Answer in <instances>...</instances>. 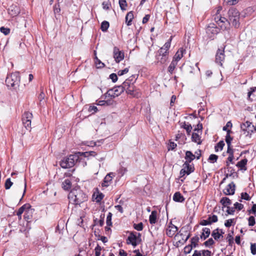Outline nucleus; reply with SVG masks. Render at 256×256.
<instances>
[{
  "label": "nucleus",
  "mask_w": 256,
  "mask_h": 256,
  "mask_svg": "<svg viewBox=\"0 0 256 256\" xmlns=\"http://www.w3.org/2000/svg\"><path fill=\"white\" fill-rule=\"evenodd\" d=\"M70 202L74 204H80L88 200L87 196L80 188L73 189L68 196Z\"/></svg>",
  "instance_id": "nucleus-1"
},
{
  "label": "nucleus",
  "mask_w": 256,
  "mask_h": 256,
  "mask_svg": "<svg viewBox=\"0 0 256 256\" xmlns=\"http://www.w3.org/2000/svg\"><path fill=\"white\" fill-rule=\"evenodd\" d=\"M80 156H82L80 152L74 154H70L67 158H64L60 162V165L64 168H72L79 160Z\"/></svg>",
  "instance_id": "nucleus-2"
},
{
  "label": "nucleus",
  "mask_w": 256,
  "mask_h": 256,
  "mask_svg": "<svg viewBox=\"0 0 256 256\" xmlns=\"http://www.w3.org/2000/svg\"><path fill=\"white\" fill-rule=\"evenodd\" d=\"M20 82L19 73L15 72L8 75L6 83L8 87L15 88L18 86Z\"/></svg>",
  "instance_id": "nucleus-3"
},
{
  "label": "nucleus",
  "mask_w": 256,
  "mask_h": 256,
  "mask_svg": "<svg viewBox=\"0 0 256 256\" xmlns=\"http://www.w3.org/2000/svg\"><path fill=\"white\" fill-rule=\"evenodd\" d=\"M228 16L229 18L228 21L230 22V24L232 23L235 28L238 27L240 25L238 12L235 8H230L228 12Z\"/></svg>",
  "instance_id": "nucleus-4"
},
{
  "label": "nucleus",
  "mask_w": 256,
  "mask_h": 256,
  "mask_svg": "<svg viewBox=\"0 0 256 256\" xmlns=\"http://www.w3.org/2000/svg\"><path fill=\"white\" fill-rule=\"evenodd\" d=\"M214 19L216 24L220 27L221 29L226 30L229 28L230 22L228 21V20L225 18L216 14Z\"/></svg>",
  "instance_id": "nucleus-5"
},
{
  "label": "nucleus",
  "mask_w": 256,
  "mask_h": 256,
  "mask_svg": "<svg viewBox=\"0 0 256 256\" xmlns=\"http://www.w3.org/2000/svg\"><path fill=\"white\" fill-rule=\"evenodd\" d=\"M140 234L136 232H132L127 239V244H131L134 247L136 246L140 238Z\"/></svg>",
  "instance_id": "nucleus-6"
},
{
  "label": "nucleus",
  "mask_w": 256,
  "mask_h": 256,
  "mask_svg": "<svg viewBox=\"0 0 256 256\" xmlns=\"http://www.w3.org/2000/svg\"><path fill=\"white\" fill-rule=\"evenodd\" d=\"M123 92L122 88L120 86L114 87L112 89H110L106 93V96H108L112 98H114L118 96Z\"/></svg>",
  "instance_id": "nucleus-7"
},
{
  "label": "nucleus",
  "mask_w": 256,
  "mask_h": 256,
  "mask_svg": "<svg viewBox=\"0 0 256 256\" xmlns=\"http://www.w3.org/2000/svg\"><path fill=\"white\" fill-rule=\"evenodd\" d=\"M32 118V114L31 112H26L23 114L22 116V124L26 129L30 128Z\"/></svg>",
  "instance_id": "nucleus-8"
},
{
  "label": "nucleus",
  "mask_w": 256,
  "mask_h": 256,
  "mask_svg": "<svg viewBox=\"0 0 256 256\" xmlns=\"http://www.w3.org/2000/svg\"><path fill=\"white\" fill-rule=\"evenodd\" d=\"M168 54L166 51H164V52H160V51L158 50L156 56V63L160 64L166 63L168 59Z\"/></svg>",
  "instance_id": "nucleus-9"
},
{
  "label": "nucleus",
  "mask_w": 256,
  "mask_h": 256,
  "mask_svg": "<svg viewBox=\"0 0 256 256\" xmlns=\"http://www.w3.org/2000/svg\"><path fill=\"white\" fill-rule=\"evenodd\" d=\"M113 56L116 63H119L124 58V53L116 46L113 50Z\"/></svg>",
  "instance_id": "nucleus-10"
},
{
  "label": "nucleus",
  "mask_w": 256,
  "mask_h": 256,
  "mask_svg": "<svg viewBox=\"0 0 256 256\" xmlns=\"http://www.w3.org/2000/svg\"><path fill=\"white\" fill-rule=\"evenodd\" d=\"M218 28L214 24H210L206 28V32L210 38H213L218 33Z\"/></svg>",
  "instance_id": "nucleus-11"
},
{
  "label": "nucleus",
  "mask_w": 256,
  "mask_h": 256,
  "mask_svg": "<svg viewBox=\"0 0 256 256\" xmlns=\"http://www.w3.org/2000/svg\"><path fill=\"white\" fill-rule=\"evenodd\" d=\"M178 230V228L170 222L166 228V234L169 237H172L175 235Z\"/></svg>",
  "instance_id": "nucleus-12"
},
{
  "label": "nucleus",
  "mask_w": 256,
  "mask_h": 256,
  "mask_svg": "<svg viewBox=\"0 0 256 256\" xmlns=\"http://www.w3.org/2000/svg\"><path fill=\"white\" fill-rule=\"evenodd\" d=\"M224 50L218 49L216 56V62L222 66V62L224 60Z\"/></svg>",
  "instance_id": "nucleus-13"
},
{
  "label": "nucleus",
  "mask_w": 256,
  "mask_h": 256,
  "mask_svg": "<svg viewBox=\"0 0 256 256\" xmlns=\"http://www.w3.org/2000/svg\"><path fill=\"white\" fill-rule=\"evenodd\" d=\"M235 186L234 182H232L224 190V193L226 195H233L235 192Z\"/></svg>",
  "instance_id": "nucleus-14"
},
{
  "label": "nucleus",
  "mask_w": 256,
  "mask_h": 256,
  "mask_svg": "<svg viewBox=\"0 0 256 256\" xmlns=\"http://www.w3.org/2000/svg\"><path fill=\"white\" fill-rule=\"evenodd\" d=\"M115 174L113 172H110L104 178V182L102 183V186H108L110 185V182L112 178L114 176Z\"/></svg>",
  "instance_id": "nucleus-15"
},
{
  "label": "nucleus",
  "mask_w": 256,
  "mask_h": 256,
  "mask_svg": "<svg viewBox=\"0 0 256 256\" xmlns=\"http://www.w3.org/2000/svg\"><path fill=\"white\" fill-rule=\"evenodd\" d=\"M8 10V14L12 16H14L20 13L19 8L14 5L11 6Z\"/></svg>",
  "instance_id": "nucleus-16"
},
{
  "label": "nucleus",
  "mask_w": 256,
  "mask_h": 256,
  "mask_svg": "<svg viewBox=\"0 0 256 256\" xmlns=\"http://www.w3.org/2000/svg\"><path fill=\"white\" fill-rule=\"evenodd\" d=\"M34 212V210L31 208V207H29L26 210L24 214V218L28 222H29L32 218V214Z\"/></svg>",
  "instance_id": "nucleus-17"
},
{
  "label": "nucleus",
  "mask_w": 256,
  "mask_h": 256,
  "mask_svg": "<svg viewBox=\"0 0 256 256\" xmlns=\"http://www.w3.org/2000/svg\"><path fill=\"white\" fill-rule=\"evenodd\" d=\"M172 36H171L170 38L168 40V42H166L165 43L164 46L158 50V51H160V52H164V51H166V54H168V53H169L168 50L170 46V43H171V41L172 40Z\"/></svg>",
  "instance_id": "nucleus-18"
},
{
  "label": "nucleus",
  "mask_w": 256,
  "mask_h": 256,
  "mask_svg": "<svg viewBox=\"0 0 256 256\" xmlns=\"http://www.w3.org/2000/svg\"><path fill=\"white\" fill-rule=\"evenodd\" d=\"M185 51L184 49L182 48H180L175 54L173 60H176L177 62L183 56L184 52Z\"/></svg>",
  "instance_id": "nucleus-19"
},
{
  "label": "nucleus",
  "mask_w": 256,
  "mask_h": 256,
  "mask_svg": "<svg viewBox=\"0 0 256 256\" xmlns=\"http://www.w3.org/2000/svg\"><path fill=\"white\" fill-rule=\"evenodd\" d=\"M210 234V230L209 228H204L202 230V232L200 236L201 239L206 240L208 238Z\"/></svg>",
  "instance_id": "nucleus-20"
},
{
  "label": "nucleus",
  "mask_w": 256,
  "mask_h": 256,
  "mask_svg": "<svg viewBox=\"0 0 256 256\" xmlns=\"http://www.w3.org/2000/svg\"><path fill=\"white\" fill-rule=\"evenodd\" d=\"M196 158V155L194 154L190 151H186V152L185 159L186 161L185 162L190 163Z\"/></svg>",
  "instance_id": "nucleus-21"
},
{
  "label": "nucleus",
  "mask_w": 256,
  "mask_h": 256,
  "mask_svg": "<svg viewBox=\"0 0 256 256\" xmlns=\"http://www.w3.org/2000/svg\"><path fill=\"white\" fill-rule=\"evenodd\" d=\"M173 200L175 202H182L184 200V198L180 192H176L174 195Z\"/></svg>",
  "instance_id": "nucleus-22"
},
{
  "label": "nucleus",
  "mask_w": 256,
  "mask_h": 256,
  "mask_svg": "<svg viewBox=\"0 0 256 256\" xmlns=\"http://www.w3.org/2000/svg\"><path fill=\"white\" fill-rule=\"evenodd\" d=\"M132 85H134L131 82L130 80H126L120 86L121 88H122L124 92V90H127L128 88H130Z\"/></svg>",
  "instance_id": "nucleus-23"
},
{
  "label": "nucleus",
  "mask_w": 256,
  "mask_h": 256,
  "mask_svg": "<svg viewBox=\"0 0 256 256\" xmlns=\"http://www.w3.org/2000/svg\"><path fill=\"white\" fill-rule=\"evenodd\" d=\"M183 167L186 168V170L188 172L187 175L190 174L194 170V168L192 166V164H190L189 162H184L183 164Z\"/></svg>",
  "instance_id": "nucleus-24"
},
{
  "label": "nucleus",
  "mask_w": 256,
  "mask_h": 256,
  "mask_svg": "<svg viewBox=\"0 0 256 256\" xmlns=\"http://www.w3.org/2000/svg\"><path fill=\"white\" fill-rule=\"evenodd\" d=\"M192 142L200 144L202 143L200 136L196 132H193L192 136Z\"/></svg>",
  "instance_id": "nucleus-25"
},
{
  "label": "nucleus",
  "mask_w": 256,
  "mask_h": 256,
  "mask_svg": "<svg viewBox=\"0 0 256 256\" xmlns=\"http://www.w3.org/2000/svg\"><path fill=\"white\" fill-rule=\"evenodd\" d=\"M157 218V212L156 210H154L152 212L150 216L149 221L150 224H154L156 222Z\"/></svg>",
  "instance_id": "nucleus-26"
},
{
  "label": "nucleus",
  "mask_w": 256,
  "mask_h": 256,
  "mask_svg": "<svg viewBox=\"0 0 256 256\" xmlns=\"http://www.w3.org/2000/svg\"><path fill=\"white\" fill-rule=\"evenodd\" d=\"M134 18V14L132 12H128L126 16V22L128 26L132 24V22Z\"/></svg>",
  "instance_id": "nucleus-27"
},
{
  "label": "nucleus",
  "mask_w": 256,
  "mask_h": 256,
  "mask_svg": "<svg viewBox=\"0 0 256 256\" xmlns=\"http://www.w3.org/2000/svg\"><path fill=\"white\" fill-rule=\"evenodd\" d=\"M29 207H31L30 204H26L23 205L18 209L16 214L17 216L22 215L24 212H25L26 211L28 208H29Z\"/></svg>",
  "instance_id": "nucleus-28"
},
{
  "label": "nucleus",
  "mask_w": 256,
  "mask_h": 256,
  "mask_svg": "<svg viewBox=\"0 0 256 256\" xmlns=\"http://www.w3.org/2000/svg\"><path fill=\"white\" fill-rule=\"evenodd\" d=\"M181 127L184 128L188 135L190 134L191 130H192V126L190 124H187L186 122H184L182 124Z\"/></svg>",
  "instance_id": "nucleus-29"
},
{
  "label": "nucleus",
  "mask_w": 256,
  "mask_h": 256,
  "mask_svg": "<svg viewBox=\"0 0 256 256\" xmlns=\"http://www.w3.org/2000/svg\"><path fill=\"white\" fill-rule=\"evenodd\" d=\"M220 202L223 206L227 208L229 205L231 204V200L227 197L222 198Z\"/></svg>",
  "instance_id": "nucleus-30"
},
{
  "label": "nucleus",
  "mask_w": 256,
  "mask_h": 256,
  "mask_svg": "<svg viewBox=\"0 0 256 256\" xmlns=\"http://www.w3.org/2000/svg\"><path fill=\"white\" fill-rule=\"evenodd\" d=\"M212 236L214 238L215 240H218L221 237L222 234H220L219 229L216 228L212 232Z\"/></svg>",
  "instance_id": "nucleus-31"
},
{
  "label": "nucleus",
  "mask_w": 256,
  "mask_h": 256,
  "mask_svg": "<svg viewBox=\"0 0 256 256\" xmlns=\"http://www.w3.org/2000/svg\"><path fill=\"white\" fill-rule=\"evenodd\" d=\"M62 187L64 190H68L71 187L70 181L68 180H65L62 182Z\"/></svg>",
  "instance_id": "nucleus-32"
},
{
  "label": "nucleus",
  "mask_w": 256,
  "mask_h": 256,
  "mask_svg": "<svg viewBox=\"0 0 256 256\" xmlns=\"http://www.w3.org/2000/svg\"><path fill=\"white\" fill-rule=\"evenodd\" d=\"M178 62L176 60H172L168 68V72L170 74H172L174 72V70L177 65Z\"/></svg>",
  "instance_id": "nucleus-33"
},
{
  "label": "nucleus",
  "mask_w": 256,
  "mask_h": 256,
  "mask_svg": "<svg viewBox=\"0 0 256 256\" xmlns=\"http://www.w3.org/2000/svg\"><path fill=\"white\" fill-rule=\"evenodd\" d=\"M198 240L199 238L198 236H194L190 240L191 244L190 245H192V248L196 247Z\"/></svg>",
  "instance_id": "nucleus-34"
},
{
  "label": "nucleus",
  "mask_w": 256,
  "mask_h": 256,
  "mask_svg": "<svg viewBox=\"0 0 256 256\" xmlns=\"http://www.w3.org/2000/svg\"><path fill=\"white\" fill-rule=\"evenodd\" d=\"M54 12L55 14V16L56 18H58V16H60V5L58 4H55L54 6Z\"/></svg>",
  "instance_id": "nucleus-35"
},
{
  "label": "nucleus",
  "mask_w": 256,
  "mask_h": 256,
  "mask_svg": "<svg viewBox=\"0 0 256 256\" xmlns=\"http://www.w3.org/2000/svg\"><path fill=\"white\" fill-rule=\"evenodd\" d=\"M230 130H227V134L226 136V142L228 144V146H230L231 142L232 140V138L230 136Z\"/></svg>",
  "instance_id": "nucleus-36"
},
{
  "label": "nucleus",
  "mask_w": 256,
  "mask_h": 256,
  "mask_svg": "<svg viewBox=\"0 0 256 256\" xmlns=\"http://www.w3.org/2000/svg\"><path fill=\"white\" fill-rule=\"evenodd\" d=\"M224 146V141L221 140L215 146V150L216 152H218V150H222L223 148V147Z\"/></svg>",
  "instance_id": "nucleus-37"
},
{
  "label": "nucleus",
  "mask_w": 256,
  "mask_h": 256,
  "mask_svg": "<svg viewBox=\"0 0 256 256\" xmlns=\"http://www.w3.org/2000/svg\"><path fill=\"white\" fill-rule=\"evenodd\" d=\"M109 27V23L107 21H104L101 24V30L102 32H106Z\"/></svg>",
  "instance_id": "nucleus-38"
},
{
  "label": "nucleus",
  "mask_w": 256,
  "mask_h": 256,
  "mask_svg": "<svg viewBox=\"0 0 256 256\" xmlns=\"http://www.w3.org/2000/svg\"><path fill=\"white\" fill-rule=\"evenodd\" d=\"M218 158V156L214 154H212L208 158V161L210 162L213 164V163L216 162L217 161Z\"/></svg>",
  "instance_id": "nucleus-39"
},
{
  "label": "nucleus",
  "mask_w": 256,
  "mask_h": 256,
  "mask_svg": "<svg viewBox=\"0 0 256 256\" xmlns=\"http://www.w3.org/2000/svg\"><path fill=\"white\" fill-rule=\"evenodd\" d=\"M224 4L227 6H233L238 2V0H224Z\"/></svg>",
  "instance_id": "nucleus-40"
},
{
  "label": "nucleus",
  "mask_w": 256,
  "mask_h": 256,
  "mask_svg": "<svg viewBox=\"0 0 256 256\" xmlns=\"http://www.w3.org/2000/svg\"><path fill=\"white\" fill-rule=\"evenodd\" d=\"M246 162L247 160L246 159H243L237 163L236 166L242 169L245 166Z\"/></svg>",
  "instance_id": "nucleus-41"
},
{
  "label": "nucleus",
  "mask_w": 256,
  "mask_h": 256,
  "mask_svg": "<svg viewBox=\"0 0 256 256\" xmlns=\"http://www.w3.org/2000/svg\"><path fill=\"white\" fill-rule=\"evenodd\" d=\"M235 224V222H234V218L228 219V220H226V222H224V226L227 228H229L232 224Z\"/></svg>",
  "instance_id": "nucleus-42"
},
{
  "label": "nucleus",
  "mask_w": 256,
  "mask_h": 256,
  "mask_svg": "<svg viewBox=\"0 0 256 256\" xmlns=\"http://www.w3.org/2000/svg\"><path fill=\"white\" fill-rule=\"evenodd\" d=\"M208 219L209 222H210V224L214 222H216L218 220V216L216 215H210L208 216Z\"/></svg>",
  "instance_id": "nucleus-43"
},
{
  "label": "nucleus",
  "mask_w": 256,
  "mask_h": 256,
  "mask_svg": "<svg viewBox=\"0 0 256 256\" xmlns=\"http://www.w3.org/2000/svg\"><path fill=\"white\" fill-rule=\"evenodd\" d=\"M112 214L111 212H108V215L106 217V224L108 226H111L112 225Z\"/></svg>",
  "instance_id": "nucleus-44"
},
{
  "label": "nucleus",
  "mask_w": 256,
  "mask_h": 256,
  "mask_svg": "<svg viewBox=\"0 0 256 256\" xmlns=\"http://www.w3.org/2000/svg\"><path fill=\"white\" fill-rule=\"evenodd\" d=\"M13 182H11L10 178H8L5 182V188L6 190H8L12 186Z\"/></svg>",
  "instance_id": "nucleus-45"
},
{
  "label": "nucleus",
  "mask_w": 256,
  "mask_h": 256,
  "mask_svg": "<svg viewBox=\"0 0 256 256\" xmlns=\"http://www.w3.org/2000/svg\"><path fill=\"white\" fill-rule=\"evenodd\" d=\"M214 243V240L212 238H209L208 240L204 242V245L206 247H210Z\"/></svg>",
  "instance_id": "nucleus-46"
},
{
  "label": "nucleus",
  "mask_w": 256,
  "mask_h": 256,
  "mask_svg": "<svg viewBox=\"0 0 256 256\" xmlns=\"http://www.w3.org/2000/svg\"><path fill=\"white\" fill-rule=\"evenodd\" d=\"M95 64L98 68H102L104 67V64L97 58H96Z\"/></svg>",
  "instance_id": "nucleus-47"
},
{
  "label": "nucleus",
  "mask_w": 256,
  "mask_h": 256,
  "mask_svg": "<svg viewBox=\"0 0 256 256\" xmlns=\"http://www.w3.org/2000/svg\"><path fill=\"white\" fill-rule=\"evenodd\" d=\"M119 4L122 10H126V7L127 6L126 0H119Z\"/></svg>",
  "instance_id": "nucleus-48"
},
{
  "label": "nucleus",
  "mask_w": 256,
  "mask_h": 256,
  "mask_svg": "<svg viewBox=\"0 0 256 256\" xmlns=\"http://www.w3.org/2000/svg\"><path fill=\"white\" fill-rule=\"evenodd\" d=\"M0 31L1 32L3 33L4 35H8L10 32V30L8 28H6L4 26H2L0 28Z\"/></svg>",
  "instance_id": "nucleus-49"
},
{
  "label": "nucleus",
  "mask_w": 256,
  "mask_h": 256,
  "mask_svg": "<svg viewBox=\"0 0 256 256\" xmlns=\"http://www.w3.org/2000/svg\"><path fill=\"white\" fill-rule=\"evenodd\" d=\"M248 221L249 226H254L256 224L255 218L254 216H250Z\"/></svg>",
  "instance_id": "nucleus-50"
},
{
  "label": "nucleus",
  "mask_w": 256,
  "mask_h": 256,
  "mask_svg": "<svg viewBox=\"0 0 256 256\" xmlns=\"http://www.w3.org/2000/svg\"><path fill=\"white\" fill-rule=\"evenodd\" d=\"M244 205L242 204L236 202L234 204V208L236 210H240L244 208Z\"/></svg>",
  "instance_id": "nucleus-51"
},
{
  "label": "nucleus",
  "mask_w": 256,
  "mask_h": 256,
  "mask_svg": "<svg viewBox=\"0 0 256 256\" xmlns=\"http://www.w3.org/2000/svg\"><path fill=\"white\" fill-rule=\"evenodd\" d=\"M134 228L138 231H140L143 229V224L142 222H140L138 224H134Z\"/></svg>",
  "instance_id": "nucleus-52"
},
{
  "label": "nucleus",
  "mask_w": 256,
  "mask_h": 256,
  "mask_svg": "<svg viewBox=\"0 0 256 256\" xmlns=\"http://www.w3.org/2000/svg\"><path fill=\"white\" fill-rule=\"evenodd\" d=\"M192 249V245H188L184 247V252L186 254H190Z\"/></svg>",
  "instance_id": "nucleus-53"
},
{
  "label": "nucleus",
  "mask_w": 256,
  "mask_h": 256,
  "mask_svg": "<svg viewBox=\"0 0 256 256\" xmlns=\"http://www.w3.org/2000/svg\"><path fill=\"white\" fill-rule=\"evenodd\" d=\"M101 250H102V248L98 244L94 249V251H95L94 256H100Z\"/></svg>",
  "instance_id": "nucleus-54"
},
{
  "label": "nucleus",
  "mask_w": 256,
  "mask_h": 256,
  "mask_svg": "<svg viewBox=\"0 0 256 256\" xmlns=\"http://www.w3.org/2000/svg\"><path fill=\"white\" fill-rule=\"evenodd\" d=\"M88 111L90 112H92V114H94L98 111V108L96 106H90Z\"/></svg>",
  "instance_id": "nucleus-55"
},
{
  "label": "nucleus",
  "mask_w": 256,
  "mask_h": 256,
  "mask_svg": "<svg viewBox=\"0 0 256 256\" xmlns=\"http://www.w3.org/2000/svg\"><path fill=\"white\" fill-rule=\"evenodd\" d=\"M176 146V144L174 142H170L168 144V150H174Z\"/></svg>",
  "instance_id": "nucleus-56"
},
{
  "label": "nucleus",
  "mask_w": 256,
  "mask_h": 256,
  "mask_svg": "<svg viewBox=\"0 0 256 256\" xmlns=\"http://www.w3.org/2000/svg\"><path fill=\"white\" fill-rule=\"evenodd\" d=\"M128 70H129V69L128 68H126L124 70H120L118 72V76H122L124 74H127L128 72Z\"/></svg>",
  "instance_id": "nucleus-57"
},
{
  "label": "nucleus",
  "mask_w": 256,
  "mask_h": 256,
  "mask_svg": "<svg viewBox=\"0 0 256 256\" xmlns=\"http://www.w3.org/2000/svg\"><path fill=\"white\" fill-rule=\"evenodd\" d=\"M226 239L228 242V245L230 246H232L234 243V238L232 234H229L227 236Z\"/></svg>",
  "instance_id": "nucleus-58"
},
{
  "label": "nucleus",
  "mask_w": 256,
  "mask_h": 256,
  "mask_svg": "<svg viewBox=\"0 0 256 256\" xmlns=\"http://www.w3.org/2000/svg\"><path fill=\"white\" fill-rule=\"evenodd\" d=\"M241 198L246 200H250V198L246 192H242L241 194Z\"/></svg>",
  "instance_id": "nucleus-59"
},
{
  "label": "nucleus",
  "mask_w": 256,
  "mask_h": 256,
  "mask_svg": "<svg viewBox=\"0 0 256 256\" xmlns=\"http://www.w3.org/2000/svg\"><path fill=\"white\" fill-rule=\"evenodd\" d=\"M250 250L251 253L253 255L256 254V244H250Z\"/></svg>",
  "instance_id": "nucleus-60"
},
{
  "label": "nucleus",
  "mask_w": 256,
  "mask_h": 256,
  "mask_svg": "<svg viewBox=\"0 0 256 256\" xmlns=\"http://www.w3.org/2000/svg\"><path fill=\"white\" fill-rule=\"evenodd\" d=\"M118 76L116 74H112L110 75V78L112 80V82H115L118 80Z\"/></svg>",
  "instance_id": "nucleus-61"
},
{
  "label": "nucleus",
  "mask_w": 256,
  "mask_h": 256,
  "mask_svg": "<svg viewBox=\"0 0 256 256\" xmlns=\"http://www.w3.org/2000/svg\"><path fill=\"white\" fill-rule=\"evenodd\" d=\"M134 85L130 88H128L126 90V92L130 95H134Z\"/></svg>",
  "instance_id": "nucleus-62"
},
{
  "label": "nucleus",
  "mask_w": 256,
  "mask_h": 256,
  "mask_svg": "<svg viewBox=\"0 0 256 256\" xmlns=\"http://www.w3.org/2000/svg\"><path fill=\"white\" fill-rule=\"evenodd\" d=\"M250 124L251 123L247 121L245 123H244L241 125V128L243 130H245V128H248L249 126H250Z\"/></svg>",
  "instance_id": "nucleus-63"
},
{
  "label": "nucleus",
  "mask_w": 256,
  "mask_h": 256,
  "mask_svg": "<svg viewBox=\"0 0 256 256\" xmlns=\"http://www.w3.org/2000/svg\"><path fill=\"white\" fill-rule=\"evenodd\" d=\"M210 252L208 250H202V256H210Z\"/></svg>",
  "instance_id": "nucleus-64"
}]
</instances>
